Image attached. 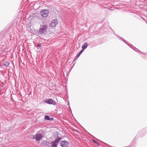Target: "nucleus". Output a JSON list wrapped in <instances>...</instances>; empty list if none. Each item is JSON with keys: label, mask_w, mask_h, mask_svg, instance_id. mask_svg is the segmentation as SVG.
<instances>
[{"label": "nucleus", "mask_w": 147, "mask_h": 147, "mask_svg": "<svg viewBox=\"0 0 147 147\" xmlns=\"http://www.w3.org/2000/svg\"><path fill=\"white\" fill-rule=\"evenodd\" d=\"M48 28V26L47 24H44L42 25H41L39 30L38 34H41L45 33Z\"/></svg>", "instance_id": "nucleus-1"}, {"label": "nucleus", "mask_w": 147, "mask_h": 147, "mask_svg": "<svg viewBox=\"0 0 147 147\" xmlns=\"http://www.w3.org/2000/svg\"><path fill=\"white\" fill-rule=\"evenodd\" d=\"M40 13L42 17L45 18L47 17L49 14V12L48 10L43 9L40 12Z\"/></svg>", "instance_id": "nucleus-2"}, {"label": "nucleus", "mask_w": 147, "mask_h": 147, "mask_svg": "<svg viewBox=\"0 0 147 147\" xmlns=\"http://www.w3.org/2000/svg\"><path fill=\"white\" fill-rule=\"evenodd\" d=\"M42 135L40 134H37L34 135L32 139L34 140L35 139L36 140L38 141L40 140L42 138Z\"/></svg>", "instance_id": "nucleus-3"}, {"label": "nucleus", "mask_w": 147, "mask_h": 147, "mask_svg": "<svg viewBox=\"0 0 147 147\" xmlns=\"http://www.w3.org/2000/svg\"><path fill=\"white\" fill-rule=\"evenodd\" d=\"M45 102L49 104H52L55 105L56 104V102L52 99H45Z\"/></svg>", "instance_id": "nucleus-4"}, {"label": "nucleus", "mask_w": 147, "mask_h": 147, "mask_svg": "<svg viewBox=\"0 0 147 147\" xmlns=\"http://www.w3.org/2000/svg\"><path fill=\"white\" fill-rule=\"evenodd\" d=\"M60 144L62 147H68L69 145V143L66 141H62Z\"/></svg>", "instance_id": "nucleus-5"}, {"label": "nucleus", "mask_w": 147, "mask_h": 147, "mask_svg": "<svg viewBox=\"0 0 147 147\" xmlns=\"http://www.w3.org/2000/svg\"><path fill=\"white\" fill-rule=\"evenodd\" d=\"M58 23V21L57 20H53L51 24V26L52 27H55Z\"/></svg>", "instance_id": "nucleus-6"}, {"label": "nucleus", "mask_w": 147, "mask_h": 147, "mask_svg": "<svg viewBox=\"0 0 147 147\" xmlns=\"http://www.w3.org/2000/svg\"><path fill=\"white\" fill-rule=\"evenodd\" d=\"M9 65V63L7 61H5L3 63V65L5 67H7Z\"/></svg>", "instance_id": "nucleus-7"}, {"label": "nucleus", "mask_w": 147, "mask_h": 147, "mask_svg": "<svg viewBox=\"0 0 147 147\" xmlns=\"http://www.w3.org/2000/svg\"><path fill=\"white\" fill-rule=\"evenodd\" d=\"M88 46V44L86 42L85 43L84 45L82 46V48L83 50L85 49H86Z\"/></svg>", "instance_id": "nucleus-8"}, {"label": "nucleus", "mask_w": 147, "mask_h": 147, "mask_svg": "<svg viewBox=\"0 0 147 147\" xmlns=\"http://www.w3.org/2000/svg\"><path fill=\"white\" fill-rule=\"evenodd\" d=\"M61 139V138H57L55 139V140L54 142H55V143L58 144L59 141Z\"/></svg>", "instance_id": "nucleus-9"}, {"label": "nucleus", "mask_w": 147, "mask_h": 147, "mask_svg": "<svg viewBox=\"0 0 147 147\" xmlns=\"http://www.w3.org/2000/svg\"><path fill=\"white\" fill-rule=\"evenodd\" d=\"M52 143L53 144L52 147H56L57 146V144L55 143L54 141Z\"/></svg>", "instance_id": "nucleus-10"}, {"label": "nucleus", "mask_w": 147, "mask_h": 147, "mask_svg": "<svg viewBox=\"0 0 147 147\" xmlns=\"http://www.w3.org/2000/svg\"><path fill=\"white\" fill-rule=\"evenodd\" d=\"M45 119L47 120H51L50 118L48 116H46L45 117Z\"/></svg>", "instance_id": "nucleus-11"}, {"label": "nucleus", "mask_w": 147, "mask_h": 147, "mask_svg": "<svg viewBox=\"0 0 147 147\" xmlns=\"http://www.w3.org/2000/svg\"><path fill=\"white\" fill-rule=\"evenodd\" d=\"M41 45V44L40 43H39L38 44V47H40Z\"/></svg>", "instance_id": "nucleus-12"}, {"label": "nucleus", "mask_w": 147, "mask_h": 147, "mask_svg": "<svg viewBox=\"0 0 147 147\" xmlns=\"http://www.w3.org/2000/svg\"><path fill=\"white\" fill-rule=\"evenodd\" d=\"M80 55H81V54H80V53H79L78 54V55H77V58H78V57H79V56H80Z\"/></svg>", "instance_id": "nucleus-13"}, {"label": "nucleus", "mask_w": 147, "mask_h": 147, "mask_svg": "<svg viewBox=\"0 0 147 147\" xmlns=\"http://www.w3.org/2000/svg\"><path fill=\"white\" fill-rule=\"evenodd\" d=\"M83 50H83V49H82V50H81V51H80V52L79 53H80V54H81L83 52Z\"/></svg>", "instance_id": "nucleus-14"}]
</instances>
